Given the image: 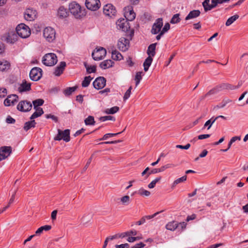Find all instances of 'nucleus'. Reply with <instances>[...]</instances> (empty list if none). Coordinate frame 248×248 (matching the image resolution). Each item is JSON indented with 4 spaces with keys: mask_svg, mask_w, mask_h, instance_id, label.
I'll return each mask as SVG.
<instances>
[{
    "mask_svg": "<svg viewBox=\"0 0 248 248\" xmlns=\"http://www.w3.org/2000/svg\"><path fill=\"white\" fill-rule=\"evenodd\" d=\"M129 46V41L124 37H121L119 39L118 42V47L119 49L122 51L127 50Z\"/></svg>",
    "mask_w": 248,
    "mask_h": 248,
    "instance_id": "13",
    "label": "nucleus"
},
{
    "mask_svg": "<svg viewBox=\"0 0 248 248\" xmlns=\"http://www.w3.org/2000/svg\"><path fill=\"white\" fill-rule=\"evenodd\" d=\"M239 16L238 15H235L230 18H229L226 22L225 25L226 26H229L232 24L236 20L239 18Z\"/></svg>",
    "mask_w": 248,
    "mask_h": 248,
    "instance_id": "36",
    "label": "nucleus"
},
{
    "mask_svg": "<svg viewBox=\"0 0 248 248\" xmlns=\"http://www.w3.org/2000/svg\"><path fill=\"white\" fill-rule=\"evenodd\" d=\"M31 83H28L25 80H23L18 89L19 92L21 93L29 91L31 89Z\"/></svg>",
    "mask_w": 248,
    "mask_h": 248,
    "instance_id": "20",
    "label": "nucleus"
},
{
    "mask_svg": "<svg viewBox=\"0 0 248 248\" xmlns=\"http://www.w3.org/2000/svg\"><path fill=\"white\" fill-rule=\"evenodd\" d=\"M186 223L185 222H182L178 224V227H181L182 230H184L186 228Z\"/></svg>",
    "mask_w": 248,
    "mask_h": 248,
    "instance_id": "63",
    "label": "nucleus"
},
{
    "mask_svg": "<svg viewBox=\"0 0 248 248\" xmlns=\"http://www.w3.org/2000/svg\"><path fill=\"white\" fill-rule=\"evenodd\" d=\"M179 14L174 15L170 21V23L171 24H176L180 22L181 19L179 17Z\"/></svg>",
    "mask_w": 248,
    "mask_h": 248,
    "instance_id": "42",
    "label": "nucleus"
},
{
    "mask_svg": "<svg viewBox=\"0 0 248 248\" xmlns=\"http://www.w3.org/2000/svg\"><path fill=\"white\" fill-rule=\"evenodd\" d=\"M161 177L159 176L156 177L155 179L153 180L148 185V187L149 188H153L155 187L156 184L160 181Z\"/></svg>",
    "mask_w": 248,
    "mask_h": 248,
    "instance_id": "45",
    "label": "nucleus"
},
{
    "mask_svg": "<svg viewBox=\"0 0 248 248\" xmlns=\"http://www.w3.org/2000/svg\"><path fill=\"white\" fill-rule=\"evenodd\" d=\"M210 136V135H209V134L200 135L198 136V139L199 140H203V139H205L209 138Z\"/></svg>",
    "mask_w": 248,
    "mask_h": 248,
    "instance_id": "62",
    "label": "nucleus"
},
{
    "mask_svg": "<svg viewBox=\"0 0 248 248\" xmlns=\"http://www.w3.org/2000/svg\"><path fill=\"white\" fill-rule=\"evenodd\" d=\"M221 88H220V85L216 86L215 88L210 90L204 96L205 97L215 94L221 91Z\"/></svg>",
    "mask_w": 248,
    "mask_h": 248,
    "instance_id": "31",
    "label": "nucleus"
},
{
    "mask_svg": "<svg viewBox=\"0 0 248 248\" xmlns=\"http://www.w3.org/2000/svg\"><path fill=\"white\" fill-rule=\"evenodd\" d=\"M12 153L11 146H2L0 148V161L7 158Z\"/></svg>",
    "mask_w": 248,
    "mask_h": 248,
    "instance_id": "12",
    "label": "nucleus"
},
{
    "mask_svg": "<svg viewBox=\"0 0 248 248\" xmlns=\"http://www.w3.org/2000/svg\"><path fill=\"white\" fill-rule=\"evenodd\" d=\"M43 36L48 42H52L56 38L55 31L51 27H46L43 31Z\"/></svg>",
    "mask_w": 248,
    "mask_h": 248,
    "instance_id": "3",
    "label": "nucleus"
},
{
    "mask_svg": "<svg viewBox=\"0 0 248 248\" xmlns=\"http://www.w3.org/2000/svg\"><path fill=\"white\" fill-rule=\"evenodd\" d=\"M159 213V212H158L155 213L154 214H153L152 215H149V216H146L143 217L140 221H139L137 222V224L139 225H140L145 223L146 219H152L153 217H155Z\"/></svg>",
    "mask_w": 248,
    "mask_h": 248,
    "instance_id": "26",
    "label": "nucleus"
},
{
    "mask_svg": "<svg viewBox=\"0 0 248 248\" xmlns=\"http://www.w3.org/2000/svg\"><path fill=\"white\" fill-rule=\"evenodd\" d=\"M157 43H153L149 45L148 47V49L147 50V53L148 55V57H154L155 55V48Z\"/></svg>",
    "mask_w": 248,
    "mask_h": 248,
    "instance_id": "22",
    "label": "nucleus"
},
{
    "mask_svg": "<svg viewBox=\"0 0 248 248\" xmlns=\"http://www.w3.org/2000/svg\"><path fill=\"white\" fill-rule=\"evenodd\" d=\"M36 124V123L34 120H31V121H28L25 123L23 128L25 131H27L30 128L34 127L35 126Z\"/></svg>",
    "mask_w": 248,
    "mask_h": 248,
    "instance_id": "29",
    "label": "nucleus"
},
{
    "mask_svg": "<svg viewBox=\"0 0 248 248\" xmlns=\"http://www.w3.org/2000/svg\"><path fill=\"white\" fill-rule=\"evenodd\" d=\"M116 248H129V245L127 243H125L124 244H121V245H115Z\"/></svg>",
    "mask_w": 248,
    "mask_h": 248,
    "instance_id": "58",
    "label": "nucleus"
},
{
    "mask_svg": "<svg viewBox=\"0 0 248 248\" xmlns=\"http://www.w3.org/2000/svg\"><path fill=\"white\" fill-rule=\"evenodd\" d=\"M46 117L47 119L51 118L56 122L58 121V118L56 116L50 114L46 115Z\"/></svg>",
    "mask_w": 248,
    "mask_h": 248,
    "instance_id": "60",
    "label": "nucleus"
},
{
    "mask_svg": "<svg viewBox=\"0 0 248 248\" xmlns=\"http://www.w3.org/2000/svg\"><path fill=\"white\" fill-rule=\"evenodd\" d=\"M186 178H187L186 175H184V176H182V177L176 179V180H175L173 182L172 185V187H174L177 184L186 181Z\"/></svg>",
    "mask_w": 248,
    "mask_h": 248,
    "instance_id": "40",
    "label": "nucleus"
},
{
    "mask_svg": "<svg viewBox=\"0 0 248 248\" xmlns=\"http://www.w3.org/2000/svg\"><path fill=\"white\" fill-rule=\"evenodd\" d=\"M132 87L130 86L129 89L126 91V92L125 93L124 96V100L125 101L127 100L130 96L131 90H132Z\"/></svg>",
    "mask_w": 248,
    "mask_h": 248,
    "instance_id": "52",
    "label": "nucleus"
},
{
    "mask_svg": "<svg viewBox=\"0 0 248 248\" xmlns=\"http://www.w3.org/2000/svg\"><path fill=\"white\" fill-rule=\"evenodd\" d=\"M10 67V64L8 62L6 61L0 62V71H4Z\"/></svg>",
    "mask_w": 248,
    "mask_h": 248,
    "instance_id": "34",
    "label": "nucleus"
},
{
    "mask_svg": "<svg viewBox=\"0 0 248 248\" xmlns=\"http://www.w3.org/2000/svg\"><path fill=\"white\" fill-rule=\"evenodd\" d=\"M17 34L22 38H28L31 34L30 28L25 24H19L16 28Z\"/></svg>",
    "mask_w": 248,
    "mask_h": 248,
    "instance_id": "1",
    "label": "nucleus"
},
{
    "mask_svg": "<svg viewBox=\"0 0 248 248\" xmlns=\"http://www.w3.org/2000/svg\"><path fill=\"white\" fill-rule=\"evenodd\" d=\"M92 78L91 76L85 77L84 79L82 82V86L83 87H87L89 86Z\"/></svg>",
    "mask_w": 248,
    "mask_h": 248,
    "instance_id": "44",
    "label": "nucleus"
},
{
    "mask_svg": "<svg viewBox=\"0 0 248 248\" xmlns=\"http://www.w3.org/2000/svg\"><path fill=\"white\" fill-rule=\"evenodd\" d=\"M37 12L32 9H27L24 13V18L27 21H33L36 18Z\"/></svg>",
    "mask_w": 248,
    "mask_h": 248,
    "instance_id": "14",
    "label": "nucleus"
},
{
    "mask_svg": "<svg viewBox=\"0 0 248 248\" xmlns=\"http://www.w3.org/2000/svg\"><path fill=\"white\" fill-rule=\"evenodd\" d=\"M163 26V19L162 18H159L155 20L151 32L152 34H156L161 31V29Z\"/></svg>",
    "mask_w": 248,
    "mask_h": 248,
    "instance_id": "11",
    "label": "nucleus"
},
{
    "mask_svg": "<svg viewBox=\"0 0 248 248\" xmlns=\"http://www.w3.org/2000/svg\"><path fill=\"white\" fill-rule=\"evenodd\" d=\"M106 80L105 78H97L93 82V87L97 90L102 89L106 85Z\"/></svg>",
    "mask_w": 248,
    "mask_h": 248,
    "instance_id": "16",
    "label": "nucleus"
},
{
    "mask_svg": "<svg viewBox=\"0 0 248 248\" xmlns=\"http://www.w3.org/2000/svg\"><path fill=\"white\" fill-rule=\"evenodd\" d=\"M208 154V151L206 150H203L202 152L200 154L199 157H205Z\"/></svg>",
    "mask_w": 248,
    "mask_h": 248,
    "instance_id": "64",
    "label": "nucleus"
},
{
    "mask_svg": "<svg viewBox=\"0 0 248 248\" xmlns=\"http://www.w3.org/2000/svg\"><path fill=\"white\" fill-rule=\"evenodd\" d=\"M118 29L122 30L123 31H127L130 29V25L127 20L124 18H120L116 22Z\"/></svg>",
    "mask_w": 248,
    "mask_h": 248,
    "instance_id": "9",
    "label": "nucleus"
},
{
    "mask_svg": "<svg viewBox=\"0 0 248 248\" xmlns=\"http://www.w3.org/2000/svg\"><path fill=\"white\" fill-rule=\"evenodd\" d=\"M42 70L40 68L34 67L32 68L30 73V78L33 81H38L42 76Z\"/></svg>",
    "mask_w": 248,
    "mask_h": 248,
    "instance_id": "7",
    "label": "nucleus"
},
{
    "mask_svg": "<svg viewBox=\"0 0 248 248\" xmlns=\"http://www.w3.org/2000/svg\"><path fill=\"white\" fill-rule=\"evenodd\" d=\"M119 110V108L117 106L113 107L110 108H107L104 112L107 114H113L117 112Z\"/></svg>",
    "mask_w": 248,
    "mask_h": 248,
    "instance_id": "30",
    "label": "nucleus"
},
{
    "mask_svg": "<svg viewBox=\"0 0 248 248\" xmlns=\"http://www.w3.org/2000/svg\"><path fill=\"white\" fill-rule=\"evenodd\" d=\"M220 88H221V90H224V89H230L232 90H235L238 89V87H236L234 85L230 84H225L223 83L220 85Z\"/></svg>",
    "mask_w": 248,
    "mask_h": 248,
    "instance_id": "33",
    "label": "nucleus"
},
{
    "mask_svg": "<svg viewBox=\"0 0 248 248\" xmlns=\"http://www.w3.org/2000/svg\"><path fill=\"white\" fill-rule=\"evenodd\" d=\"M85 5L88 9L96 11L100 7V3L99 0H86Z\"/></svg>",
    "mask_w": 248,
    "mask_h": 248,
    "instance_id": "10",
    "label": "nucleus"
},
{
    "mask_svg": "<svg viewBox=\"0 0 248 248\" xmlns=\"http://www.w3.org/2000/svg\"><path fill=\"white\" fill-rule=\"evenodd\" d=\"M145 246V245L144 243L140 242L136 244L134 246L131 247V248H141L144 247Z\"/></svg>",
    "mask_w": 248,
    "mask_h": 248,
    "instance_id": "61",
    "label": "nucleus"
},
{
    "mask_svg": "<svg viewBox=\"0 0 248 248\" xmlns=\"http://www.w3.org/2000/svg\"><path fill=\"white\" fill-rule=\"evenodd\" d=\"M18 96L16 94H11L7 97L4 101L5 106H13L17 102Z\"/></svg>",
    "mask_w": 248,
    "mask_h": 248,
    "instance_id": "19",
    "label": "nucleus"
},
{
    "mask_svg": "<svg viewBox=\"0 0 248 248\" xmlns=\"http://www.w3.org/2000/svg\"><path fill=\"white\" fill-rule=\"evenodd\" d=\"M99 120L102 122H105L107 120H111V121H115V118L113 116L109 115V116H105L100 117L99 118Z\"/></svg>",
    "mask_w": 248,
    "mask_h": 248,
    "instance_id": "49",
    "label": "nucleus"
},
{
    "mask_svg": "<svg viewBox=\"0 0 248 248\" xmlns=\"http://www.w3.org/2000/svg\"><path fill=\"white\" fill-rule=\"evenodd\" d=\"M111 57L114 60H121L123 59L122 54L117 50L112 51L111 52Z\"/></svg>",
    "mask_w": 248,
    "mask_h": 248,
    "instance_id": "32",
    "label": "nucleus"
},
{
    "mask_svg": "<svg viewBox=\"0 0 248 248\" xmlns=\"http://www.w3.org/2000/svg\"><path fill=\"white\" fill-rule=\"evenodd\" d=\"M32 107V104L30 101L23 100L19 102L17 106V108L19 111L27 112L31 110Z\"/></svg>",
    "mask_w": 248,
    "mask_h": 248,
    "instance_id": "8",
    "label": "nucleus"
},
{
    "mask_svg": "<svg viewBox=\"0 0 248 248\" xmlns=\"http://www.w3.org/2000/svg\"><path fill=\"white\" fill-rule=\"evenodd\" d=\"M138 193L141 196H149L150 195L151 193L150 191L144 189L143 188H140L138 191Z\"/></svg>",
    "mask_w": 248,
    "mask_h": 248,
    "instance_id": "48",
    "label": "nucleus"
},
{
    "mask_svg": "<svg viewBox=\"0 0 248 248\" xmlns=\"http://www.w3.org/2000/svg\"><path fill=\"white\" fill-rule=\"evenodd\" d=\"M190 147V144L189 143H187L185 146L181 145H177L176 146V147L177 148H179L181 149H186L187 150Z\"/></svg>",
    "mask_w": 248,
    "mask_h": 248,
    "instance_id": "57",
    "label": "nucleus"
},
{
    "mask_svg": "<svg viewBox=\"0 0 248 248\" xmlns=\"http://www.w3.org/2000/svg\"><path fill=\"white\" fill-rule=\"evenodd\" d=\"M44 113V111L42 108H39L37 109V111L34 112L32 115L31 116V120H33L36 118H37L41 116Z\"/></svg>",
    "mask_w": 248,
    "mask_h": 248,
    "instance_id": "35",
    "label": "nucleus"
},
{
    "mask_svg": "<svg viewBox=\"0 0 248 248\" xmlns=\"http://www.w3.org/2000/svg\"><path fill=\"white\" fill-rule=\"evenodd\" d=\"M55 140H63L66 142L70 141V130L65 129L62 131L60 129H58V134L54 138Z\"/></svg>",
    "mask_w": 248,
    "mask_h": 248,
    "instance_id": "5",
    "label": "nucleus"
},
{
    "mask_svg": "<svg viewBox=\"0 0 248 248\" xmlns=\"http://www.w3.org/2000/svg\"><path fill=\"white\" fill-rule=\"evenodd\" d=\"M153 58L151 57H148L143 62V65L144 67V70L146 72L148 70L150 66L151 65L153 62Z\"/></svg>",
    "mask_w": 248,
    "mask_h": 248,
    "instance_id": "27",
    "label": "nucleus"
},
{
    "mask_svg": "<svg viewBox=\"0 0 248 248\" xmlns=\"http://www.w3.org/2000/svg\"><path fill=\"white\" fill-rule=\"evenodd\" d=\"M200 14L201 12L199 10H194L191 11L186 17L185 20H188L191 19L196 18L200 15Z\"/></svg>",
    "mask_w": 248,
    "mask_h": 248,
    "instance_id": "23",
    "label": "nucleus"
},
{
    "mask_svg": "<svg viewBox=\"0 0 248 248\" xmlns=\"http://www.w3.org/2000/svg\"><path fill=\"white\" fill-rule=\"evenodd\" d=\"M170 28V25L169 23H167L165 24L161 32L164 34L166 32L168 31Z\"/></svg>",
    "mask_w": 248,
    "mask_h": 248,
    "instance_id": "54",
    "label": "nucleus"
},
{
    "mask_svg": "<svg viewBox=\"0 0 248 248\" xmlns=\"http://www.w3.org/2000/svg\"><path fill=\"white\" fill-rule=\"evenodd\" d=\"M124 16L125 19L127 21H132L136 17V14L130 6L125 8Z\"/></svg>",
    "mask_w": 248,
    "mask_h": 248,
    "instance_id": "17",
    "label": "nucleus"
},
{
    "mask_svg": "<svg viewBox=\"0 0 248 248\" xmlns=\"http://www.w3.org/2000/svg\"><path fill=\"white\" fill-rule=\"evenodd\" d=\"M77 89V87H72L67 88L66 89L64 90V94L66 95H70L72 94V93L75 92Z\"/></svg>",
    "mask_w": 248,
    "mask_h": 248,
    "instance_id": "46",
    "label": "nucleus"
},
{
    "mask_svg": "<svg viewBox=\"0 0 248 248\" xmlns=\"http://www.w3.org/2000/svg\"><path fill=\"white\" fill-rule=\"evenodd\" d=\"M159 170L158 169H153L151 171H149L147 173L146 178H147L151 174H155L159 172Z\"/></svg>",
    "mask_w": 248,
    "mask_h": 248,
    "instance_id": "56",
    "label": "nucleus"
},
{
    "mask_svg": "<svg viewBox=\"0 0 248 248\" xmlns=\"http://www.w3.org/2000/svg\"><path fill=\"white\" fill-rule=\"evenodd\" d=\"M125 129V128H124ZM125 129H124L122 132ZM122 133V132H119V133H108V134H106L105 135H104L103 137L100 139V140H107L108 137H112V136H116V135H119L120 134H121Z\"/></svg>",
    "mask_w": 248,
    "mask_h": 248,
    "instance_id": "50",
    "label": "nucleus"
},
{
    "mask_svg": "<svg viewBox=\"0 0 248 248\" xmlns=\"http://www.w3.org/2000/svg\"><path fill=\"white\" fill-rule=\"evenodd\" d=\"M69 10L76 18H80L83 15L80 5L75 2H73L69 4Z\"/></svg>",
    "mask_w": 248,
    "mask_h": 248,
    "instance_id": "4",
    "label": "nucleus"
},
{
    "mask_svg": "<svg viewBox=\"0 0 248 248\" xmlns=\"http://www.w3.org/2000/svg\"><path fill=\"white\" fill-rule=\"evenodd\" d=\"M84 66L86 69L87 72L89 74L95 73L96 71V66H89L86 62L84 63Z\"/></svg>",
    "mask_w": 248,
    "mask_h": 248,
    "instance_id": "39",
    "label": "nucleus"
},
{
    "mask_svg": "<svg viewBox=\"0 0 248 248\" xmlns=\"http://www.w3.org/2000/svg\"><path fill=\"white\" fill-rule=\"evenodd\" d=\"M137 234V232L135 230H132L129 232H127L124 233H122L119 235V237L124 238L127 236H130L131 235H136Z\"/></svg>",
    "mask_w": 248,
    "mask_h": 248,
    "instance_id": "43",
    "label": "nucleus"
},
{
    "mask_svg": "<svg viewBox=\"0 0 248 248\" xmlns=\"http://www.w3.org/2000/svg\"><path fill=\"white\" fill-rule=\"evenodd\" d=\"M142 73V72H138L136 73L135 78V80L136 81V86H137L139 85V84L140 82V80L142 78V76H141Z\"/></svg>",
    "mask_w": 248,
    "mask_h": 248,
    "instance_id": "47",
    "label": "nucleus"
},
{
    "mask_svg": "<svg viewBox=\"0 0 248 248\" xmlns=\"http://www.w3.org/2000/svg\"><path fill=\"white\" fill-rule=\"evenodd\" d=\"M44 102V101L42 99H36L35 100H34L32 102V104L33 105V106L35 107V106H42Z\"/></svg>",
    "mask_w": 248,
    "mask_h": 248,
    "instance_id": "51",
    "label": "nucleus"
},
{
    "mask_svg": "<svg viewBox=\"0 0 248 248\" xmlns=\"http://www.w3.org/2000/svg\"><path fill=\"white\" fill-rule=\"evenodd\" d=\"M178 227V223H177L175 221H171V222H169L166 225V228L167 230H170L171 231H174Z\"/></svg>",
    "mask_w": 248,
    "mask_h": 248,
    "instance_id": "28",
    "label": "nucleus"
},
{
    "mask_svg": "<svg viewBox=\"0 0 248 248\" xmlns=\"http://www.w3.org/2000/svg\"><path fill=\"white\" fill-rule=\"evenodd\" d=\"M57 15L59 17L63 18L66 17L68 16V14L66 9L61 6L58 10Z\"/></svg>",
    "mask_w": 248,
    "mask_h": 248,
    "instance_id": "24",
    "label": "nucleus"
},
{
    "mask_svg": "<svg viewBox=\"0 0 248 248\" xmlns=\"http://www.w3.org/2000/svg\"><path fill=\"white\" fill-rule=\"evenodd\" d=\"M209 2L210 0H204L202 2V6L205 12L211 10L218 5L216 0H211V4H209Z\"/></svg>",
    "mask_w": 248,
    "mask_h": 248,
    "instance_id": "18",
    "label": "nucleus"
},
{
    "mask_svg": "<svg viewBox=\"0 0 248 248\" xmlns=\"http://www.w3.org/2000/svg\"><path fill=\"white\" fill-rule=\"evenodd\" d=\"M6 122L8 124H14L15 122V120L10 116H8L6 119Z\"/></svg>",
    "mask_w": 248,
    "mask_h": 248,
    "instance_id": "59",
    "label": "nucleus"
},
{
    "mask_svg": "<svg viewBox=\"0 0 248 248\" xmlns=\"http://www.w3.org/2000/svg\"><path fill=\"white\" fill-rule=\"evenodd\" d=\"M213 119V117L210 120H208L204 124L203 128H205L207 127V129H209L212 125L211 121Z\"/></svg>",
    "mask_w": 248,
    "mask_h": 248,
    "instance_id": "55",
    "label": "nucleus"
},
{
    "mask_svg": "<svg viewBox=\"0 0 248 248\" xmlns=\"http://www.w3.org/2000/svg\"><path fill=\"white\" fill-rule=\"evenodd\" d=\"M6 39L8 42L14 43L16 39V35L14 33H9Z\"/></svg>",
    "mask_w": 248,
    "mask_h": 248,
    "instance_id": "37",
    "label": "nucleus"
},
{
    "mask_svg": "<svg viewBox=\"0 0 248 248\" xmlns=\"http://www.w3.org/2000/svg\"><path fill=\"white\" fill-rule=\"evenodd\" d=\"M57 57L54 53L46 54L43 58L42 62L47 66H52L57 63Z\"/></svg>",
    "mask_w": 248,
    "mask_h": 248,
    "instance_id": "2",
    "label": "nucleus"
},
{
    "mask_svg": "<svg viewBox=\"0 0 248 248\" xmlns=\"http://www.w3.org/2000/svg\"><path fill=\"white\" fill-rule=\"evenodd\" d=\"M107 53L106 50L102 47H100L98 48H96L92 52L93 58L95 61H100L104 58Z\"/></svg>",
    "mask_w": 248,
    "mask_h": 248,
    "instance_id": "6",
    "label": "nucleus"
},
{
    "mask_svg": "<svg viewBox=\"0 0 248 248\" xmlns=\"http://www.w3.org/2000/svg\"><path fill=\"white\" fill-rule=\"evenodd\" d=\"M66 66V63L64 62H61L58 66L56 67L54 74L56 76H60L63 72Z\"/></svg>",
    "mask_w": 248,
    "mask_h": 248,
    "instance_id": "21",
    "label": "nucleus"
},
{
    "mask_svg": "<svg viewBox=\"0 0 248 248\" xmlns=\"http://www.w3.org/2000/svg\"><path fill=\"white\" fill-rule=\"evenodd\" d=\"M113 62L110 60L104 61L100 63V67L102 69H106L112 66Z\"/></svg>",
    "mask_w": 248,
    "mask_h": 248,
    "instance_id": "25",
    "label": "nucleus"
},
{
    "mask_svg": "<svg viewBox=\"0 0 248 248\" xmlns=\"http://www.w3.org/2000/svg\"><path fill=\"white\" fill-rule=\"evenodd\" d=\"M120 201L123 205H127L130 202V198L129 196L125 195L120 199Z\"/></svg>",
    "mask_w": 248,
    "mask_h": 248,
    "instance_id": "38",
    "label": "nucleus"
},
{
    "mask_svg": "<svg viewBox=\"0 0 248 248\" xmlns=\"http://www.w3.org/2000/svg\"><path fill=\"white\" fill-rule=\"evenodd\" d=\"M103 12L106 16L111 17L115 15L116 10L112 4H108L104 7Z\"/></svg>",
    "mask_w": 248,
    "mask_h": 248,
    "instance_id": "15",
    "label": "nucleus"
},
{
    "mask_svg": "<svg viewBox=\"0 0 248 248\" xmlns=\"http://www.w3.org/2000/svg\"><path fill=\"white\" fill-rule=\"evenodd\" d=\"M84 122L86 125H94L95 121L93 116H89L85 119Z\"/></svg>",
    "mask_w": 248,
    "mask_h": 248,
    "instance_id": "41",
    "label": "nucleus"
},
{
    "mask_svg": "<svg viewBox=\"0 0 248 248\" xmlns=\"http://www.w3.org/2000/svg\"><path fill=\"white\" fill-rule=\"evenodd\" d=\"M7 94V90L4 88H0V98L4 97Z\"/></svg>",
    "mask_w": 248,
    "mask_h": 248,
    "instance_id": "53",
    "label": "nucleus"
}]
</instances>
